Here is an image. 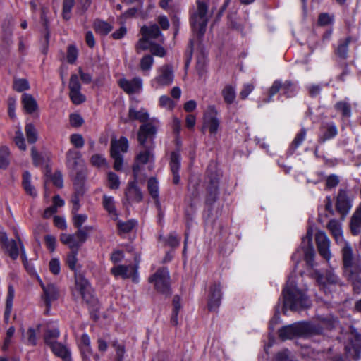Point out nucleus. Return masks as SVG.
<instances>
[{
  "label": "nucleus",
  "mask_w": 361,
  "mask_h": 361,
  "mask_svg": "<svg viewBox=\"0 0 361 361\" xmlns=\"http://www.w3.org/2000/svg\"><path fill=\"white\" fill-rule=\"evenodd\" d=\"M72 172L75 173L74 188L85 189L84 183L86 178V169L84 166L80 167L77 170H72Z\"/></svg>",
  "instance_id": "32"
},
{
  "label": "nucleus",
  "mask_w": 361,
  "mask_h": 361,
  "mask_svg": "<svg viewBox=\"0 0 361 361\" xmlns=\"http://www.w3.org/2000/svg\"><path fill=\"white\" fill-rule=\"evenodd\" d=\"M207 190L209 193L207 201L210 202H214L218 192V180L216 177L210 180V185L208 187Z\"/></svg>",
  "instance_id": "43"
},
{
  "label": "nucleus",
  "mask_w": 361,
  "mask_h": 361,
  "mask_svg": "<svg viewBox=\"0 0 361 361\" xmlns=\"http://www.w3.org/2000/svg\"><path fill=\"white\" fill-rule=\"evenodd\" d=\"M147 188L152 197L156 200L157 204H159V185L155 178L152 177L148 180Z\"/></svg>",
  "instance_id": "39"
},
{
  "label": "nucleus",
  "mask_w": 361,
  "mask_h": 361,
  "mask_svg": "<svg viewBox=\"0 0 361 361\" xmlns=\"http://www.w3.org/2000/svg\"><path fill=\"white\" fill-rule=\"evenodd\" d=\"M66 164L71 170H77L78 168L84 166L82 155L75 149H69L66 153Z\"/></svg>",
  "instance_id": "20"
},
{
  "label": "nucleus",
  "mask_w": 361,
  "mask_h": 361,
  "mask_svg": "<svg viewBox=\"0 0 361 361\" xmlns=\"http://www.w3.org/2000/svg\"><path fill=\"white\" fill-rule=\"evenodd\" d=\"M350 38H346L343 42H341L337 49L336 54L337 55L342 58L345 59L347 57L348 54V47L350 43Z\"/></svg>",
  "instance_id": "49"
},
{
  "label": "nucleus",
  "mask_w": 361,
  "mask_h": 361,
  "mask_svg": "<svg viewBox=\"0 0 361 361\" xmlns=\"http://www.w3.org/2000/svg\"><path fill=\"white\" fill-rule=\"evenodd\" d=\"M149 115L147 111L141 108L137 109L133 106H130L128 111V119L130 121H139L141 123H145L149 120Z\"/></svg>",
  "instance_id": "25"
},
{
  "label": "nucleus",
  "mask_w": 361,
  "mask_h": 361,
  "mask_svg": "<svg viewBox=\"0 0 361 361\" xmlns=\"http://www.w3.org/2000/svg\"><path fill=\"white\" fill-rule=\"evenodd\" d=\"M322 333V327L307 322H298L282 327L279 336L283 341L293 339L298 336H308Z\"/></svg>",
  "instance_id": "2"
},
{
  "label": "nucleus",
  "mask_w": 361,
  "mask_h": 361,
  "mask_svg": "<svg viewBox=\"0 0 361 361\" xmlns=\"http://www.w3.org/2000/svg\"><path fill=\"white\" fill-rule=\"evenodd\" d=\"M151 157V154L149 151L146 150L139 153L136 157L137 164L133 166V171L135 179L139 178V173L140 171V167L139 164H147Z\"/></svg>",
  "instance_id": "27"
},
{
  "label": "nucleus",
  "mask_w": 361,
  "mask_h": 361,
  "mask_svg": "<svg viewBox=\"0 0 361 361\" xmlns=\"http://www.w3.org/2000/svg\"><path fill=\"white\" fill-rule=\"evenodd\" d=\"M22 185L26 193L32 197L37 195L35 188L31 184V174L28 171H25L23 174Z\"/></svg>",
  "instance_id": "34"
},
{
  "label": "nucleus",
  "mask_w": 361,
  "mask_h": 361,
  "mask_svg": "<svg viewBox=\"0 0 361 361\" xmlns=\"http://www.w3.org/2000/svg\"><path fill=\"white\" fill-rule=\"evenodd\" d=\"M9 256L13 259H16L19 255V250L17 245V242L14 240H11L4 247H3Z\"/></svg>",
  "instance_id": "44"
},
{
  "label": "nucleus",
  "mask_w": 361,
  "mask_h": 361,
  "mask_svg": "<svg viewBox=\"0 0 361 361\" xmlns=\"http://www.w3.org/2000/svg\"><path fill=\"white\" fill-rule=\"evenodd\" d=\"M85 192V189L75 188V193L71 197V202L73 204L72 212L75 214L80 209V200Z\"/></svg>",
  "instance_id": "42"
},
{
  "label": "nucleus",
  "mask_w": 361,
  "mask_h": 361,
  "mask_svg": "<svg viewBox=\"0 0 361 361\" xmlns=\"http://www.w3.org/2000/svg\"><path fill=\"white\" fill-rule=\"evenodd\" d=\"M180 167V155L178 152H173L171 154L170 169L173 174V183L178 185L180 183V177L178 171Z\"/></svg>",
  "instance_id": "23"
},
{
  "label": "nucleus",
  "mask_w": 361,
  "mask_h": 361,
  "mask_svg": "<svg viewBox=\"0 0 361 361\" xmlns=\"http://www.w3.org/2000/svg\"><path fill=\"white\" fill-rule=\"evenodd\" d=\"M128 149V142L125 137H120L119 140H112L111 142V152L114 150L117 154L125 153Z\"/></svg>",
  "instance_id": "30"
},
{
  "label": "nucleus",
  "mask_w": 361,
  "mask_h": 361,
  "mask_svg": "<svg viewBox=\"0 0 361 361\" xmlns=\"http://www.w3.org/2000/svg\"><path fill=\"white\" fill-rule=\"evenodd\" d=\"M221 287L220 283H214L209 288L208 308L209 311H216L221 304Z\"/></svg>",
  "instance_id": "13"
},
{
  "label": "nucleus",
  "mask_w": 361,
  "mask_h": 361,
  "mask_svg": "<svg viewBox=\"0 0 361 361\" xmlns=\"http://www.w3.org/2000/svg\"><path fill=\"white\" fill-rule=\"evenodd\" d=\"M154 64V59L151 55H145L140 62V68L144 75H149V73Z\"/></svg>",
  "instance_id": "40"
},
{
  "label": "nucleus",
  "mask_w": 361,
  "mask_h": 361,
  "mask_svg": "<svg viewBox=\"0 0 361 361\" xmlns=\"http://www.w3.org/2000/svg\"><path fill=\"white\" fill-rule=\"evenodd\" d=\"M75 279L74 292H78L86 302H90L92 300V293L89 282L81 275H75Z\"/></svg>",
  "instance_id": "12"
},
{
  "label": "nucleus",
  "mask_w": 361,
  "mask_h": 361,
  "mask_svg": "<svg viewBox=\"0 0 361 361\" xmlns=\"http://www.w3.org/2000/svg\"><path fill=\"white\" fill-rule=\"evenodd\" d=\"M10 149L8 147L2 145L0 147V169H6L10 164Z\"/></svg>",
  "instance_id": "37"
},
{
  "label": "nucleus",
  "mask_w": 361,
  "mask_h": 361,
  "mask_svg": "<svg viewBox=\"0 0 361 361\" xmlns=\"http://www.w3.org/2000/svg\"><path fill=\"white\" fill-rule=\"evenodd\" d=\"M87 219V216L86 214H77L75 213L73 218V225L78 229L82 228L81 226L85 222Z\"/></svg>",
  "instance_id": "64"
},
{
  "label": "nucleus",
  "mask_w": 361,
  "mask_h": 361,
  "mask_svg": "<svg viewBox=\"0 0 361 361\" xmlns=\"http://www.w3.org/2000/svg\"><path fill=\"white\" fill-rule=\"evenodd\" d=\"M350 231L353 235H357L361 231V208H358L350 220Z\"/></svg>",
  "instance_id": "28"
},
{
  "label": "nucleus",
  "mask_w": 361,
  "mask_h": 361,
  "mask_svg": "<svg viewBox=\"0 0 361 361\" xmlns=\"http://www.w3.org/2000/svg\"><path fill=\"white\" fill-rule=\"evenodd\" d=\"M345 350L347 355L353 359H357L361 353V334L353 326L350 327Z\"/></svg>",
  "instance_id": "7"
},
{
  "label": "nucleus",
  "mask_w": 361,
  "mask_h": 361,
  "mask_svg": "<svg viewBox=\"0 0 361 361\" xmlns=\"http://www.w3.org/2000/svg\"><path fill=\"white\" fill-rule=\"evenodd\" d=\"M49 348L52 353L56 356L61 358L63 361H73L71 352L66 345L56 342Z\"/></svg>",
  "instance_id": "24"
},
{
  "label": "nucleus",
  "mask_w": 361,
  "mask_h": 361,
  "mask_svg": "<svg viewBox=\"0 0 361 361\" xmlns=\"http://www.w3.org/2000/svg\"><path fill=\"white\" fill-rule=\"evenodd\" d=\"M136 225V221L134 220H129L126 222H118V228L123 233L130 232Z\"/></svg>",
  "instance_id": "57"
},
{
  "label": "nucleus",
  "mask_w": 361,
  "mask_h": 361,
  "mask_svg": "<svg viewBox=\"0 0 361 361\" xmlns=\"http://www.w3.org/2000/svg\"><path fill=\"white\" fill-rule=\"evenodd\" d=\"M42 288L44 292V300L47 308H49L53 301L58 299L59 293L56 286L52 283L44 285L40 281Z\"/></svg>",
  "instance_id": "18"
},
{
  "label": "nucleus",
  "mask_w": 361,
  "mask_h": 361,
  "mask_svg": "<svg viewBox=\"0 0 361 361\" xmlns=\"http://www.w3.org/2000/svg\"><path fill=\"white\" fill-rule=\"evenodd\" d=\"M111 272L115 276H121L123 279L133 277L135 280L137 274V267L133 265H118L111 268Z\"/></svg>",
  "instance_id": "19"
},
{
  "label": "nucleus",
  "mask_w": 361,
  "mask_h": 361,
  "mask_svg": "<svg viewBox=\"0 0 361 361\" xmlns=\"http://www.w3.org/2000/svg\"><path fill=\"white\" fill-rule=\"evenodd\" d=\"M118 83L121 88L128 94L138 93L142 88V80L140 78H134L131 80L123 78Z\"/></svg>",
  "instance_id": "14"
},
{
  "label": "nucleus",
  "mask_w": 361,
  "mask_h": 361,
  "mask_svg": "<svg viewBox=\"0 0 361 361\" xmlns=\"http://www.w3.org/2000/svg\"><path fill=\"white\" fill-rule=\"evenodd\" d=\"M93 229L92 226H87L82 228L78 229L74 234L62 233L60 240L62 243L68 245L72 250H77L86 241L88 233Z\"/></svg>",
  "instance_id": "4"
},
{
  "label": "nucleus",
  "mask_w": 361,
  "mask_h": 361,
  "mask_svg": "<svg viewBox=\"0 0 361 361\" xmlns=\"http://www.w3.org/2000/svg\"><path fill=\"white\" fill-rule=\"evenodd\" d=\"M282 82L276 80L272 84L271 87L269 90V96L267 98L264 99V103H269L272 101V97L281 90Z\"/></svg>",
  "instance_id": "47"
},
{
  "label": "nucleus",
  "mask_w": 361,
  "mask_h": 361,
  "mask_svg": "<svg viewBox=\"0 0 361 361\" xmlns=\"http://www.w3.org/2000/svg\"><path fill=\"white\" fill-rule=\"evenodd\" d=\"M77 250H72L66 258V264L71 270H75L77 263Z\"/></svg>",
  "instance_id": "59"
},
{
  "label": "nucleus",
  "mask_w": 361,
  "mask_h": 361,
  "mask_svg": "<svg viewBox=\"0 0 361 361\" xmlns=\"http://www.w3.org/2000/svg\"><path fill=\"white\" fill-rule=\"evenodd\" d=\"M49 267L50 271L53 274H54V275L59 274L61 271V264H60L59 260L56 258L51 259L49 262Z\"/></svg>",
  "instance_id": "63"
},
{
  "label": "nucleus",
  "mask_w": 361,
  "mask_h": 361,
  "mask_svg": "<svg viewBox=\"0 0 361 361\" xmlns=\"http://www.w3.org/2000/svg\"><path fill=\"white\" fill-rule=\"evenodd\" d=\"M255 85L253 83H245L243 85L239 96L241 99H245L248 95L253 91Z\"/></svg>",
  "instance_id": "62"
},
{
  "label": "nucleus",
  "mask_w": 361,
  "mask_h": 361,
  "mask_svg": "<svg viewBox=\"0 0 361 361\" xmlns=\"http://www.w3.org/2000/svg\"><path fill=\"white\" fill-rule=\"evenodd\" d=\"M157 133V128L152 123H147L140 126L137 140L142 146H145L148 137L154 136Z\"/></svg>",
  "instance_id": "22"
},
{
  "label": "nucleus",
  "mask_w": 361,
  "mask_h": 361,
  "mask_svg": "<svg viewBox=\"0 0 361 361\" xmlns=\"http://www.w3.org/2000/svg\"><path fill=\"white\" fill-rule=\"evenodd\" d=\"M78 58V49L74 45H69L67 49V61L74 63Z\"/></svg>",
  "instance_id": "58"
},
{
  "label": "nucleus",
  "mask_w": 361,
  "mask_h": 361,
  "mask_svg": "<svg viewBox=\"0 0 361 361\" xmlns=\"http://www.w3.org/2000/svg\"><path fill=\"white\" fill-rule=\"evenodd\" d=\"M142 35L146 37L149 39H157L161 35V31L157 25H152L149 26H143L141 28Z\"/></svg>",
  "instance_id": "35"
},
{
  "label": "nucleus",
  "mask_w": 361,
  "mask_h": 361,
  "mask_svg": "<svg viewBox=\"0 0 361 361\" xmlns=\"http://www.w3.org/2000/svg\"><path fill=\"white\" fill-rule=\"evenodd\" d=\"M327 228L331 233V235L334 237L337 244L341 245L343 247L345 243H348L347 241L344 240L342 226L338 220H330L327 224Z\"/></svg>",
  "instance_id": "17"
},
{
  "label": "nucleus",
  "mask_w": 361,
  "mask_h": 361,
  "mask_svg": "<svg viewBox=\"0 0 361 361\" xmlns=\"http://www.w3.org/2000/svg\"><path fill=\"white\" fill-rule=\"evenodd\" d=\"M169 273L165 268L159 269L149 278V282L154 283L156 290L163 294H171Z\"/></svg>",
  "instance_id": "6"
},
{
  "label": "nucleus",
  "mask_w": 361,
  "mask_h": 361,
  "mask_svg": "<svg viewBox=\"0 0 361 361\" xmlns=\"http://www.w3.org/2000/svg\"><path fill=\"white\" fill-rule=\"evenodd\" d=\"M336 207L337 211L341 214H346L349 212L351 204L345 190H339Z\"/></svg>",
  "instance_id": "21"
},
{
  "label": "nucleus",
  "mask_w": 361,
  "mask_h": 361,
  "mask_svg": "<svg viewBox=\"0 0 361 361\" xmlns=\"http://www.w3.org/2000/svg\"><path fill=\"white\" fill-rule=\"evenodd\" d=\"M13 298H14V290L11 286H9L8 290V295H7V298H6V307H5V311H4V322L6 323L9 322L10 316H11V313L12 307H13Z\"/></svg>",
  "instance_id": "33"
},
{
  "label": "nucleus",
  "mask_w": 361,
  "mask_h": 361,
  "mask_svg": "<svg viewBox=\"0 0 361 361\" xmlns=\"http://www.w3.org/2000/svg\"><path fill=\"white\" fill-rule=\"evenodd\" d=\"M30 85L28 81L25 79H16L13 82V89L17 92H23L29 90Z\"/></svg>",
  "instance_id": "53"
},
{
  "label": "nucleus",
  "mask_w": 361,
  "mask_h": 361,
  "mask_svg": "<svg viewBox=\"0 0 361 361\" xmlns=\"http://www.w3.org/2000/svg\"><path fill=\"white\" fill-rule=\"evenodd\" d=\"M315 241L319 255L329 262L331 257V242L326 233L324 231H318L315 235Z\"/></svg>",
  "instance_id": "10"
},
{
  "label": "nucleus",
  "mask_w": 361,
  "mask_h": 361,
  "mask_svg": "<svg viewBox=\"0 0 361 361\" xmlns=\"http://www.w3.org/2000/svg\"><path fill=\"white\" fill-rule=\"evenodd\" d=\"M283 311L287 308L298 310L300 308H307L310 305L309 298L294 285H287L283 290Z\"/></svg>",
  "instance_id": "3"
},
{
  "label": "nucleus",
  "mask_w": 361,
  "mask_h": 361,
  "mask_svg": "<svg viewBox=\"0 0 361 361\" xmlns=\"http://www.w3.org/2000/svg\"><path fill=\"white\" fill-rule=\"evenodd\" d=\"M27 142L30 144L35 143L37 140V132L35 126L31 123H27L25 128Z\"/></svg>",
  "instance_id": "45"
},
{
  "label": "nucleus",
  "mask_w": 361,
  "mask_h": 361,
  "mask_svg": "<svg viewBox=\"0 0 361 361\" xmlns=\"http://www.w3.org/2000/svg\"><path fill=\"white\" fill-rule=\"evenodd\" d=\"M13 21L12 18H6L1 25V32L5 40L8 41L12 36Z\"/></svg>",
  "instance_id": "38"
},
{
  "label": "nucleus",
  "mask_w": 361,
  "mask_h": 361,
  "mask_svg": "<svg viewBox=\"0 0 361 361\" xmlns=\"http://www.w3.org/2000/svg\"><path fill=\"white\" fill-rule=\"evenodd\" d=\"M343 275L352 283L354 288H361V256L353 251L349 243H345L341 247Z\"/></svg>",
  "instance_id": "1"
},
{
  "label": "nucleus",
  "mask_w": 361,
  "mask_h": 361,
  "mask_svg": "<svg viewBox=\"0 0 361 361\" xmlns=\"http://www.w3.org/2000/svg\"><path fill=\"white\" fill-rule=\"evenodd\" d=\"M313 231L309 229L305 237L302 239V245L304 249V257L307 264L312 267L314 266V259L315 252L312 244Z\"/></svg>",
  "instance_id": "11"
},
{
  "label": "nucleus",
  "mask_w": 361,
  "mask_h": 361,
  "mask_svg": "<svg viewBox=\"0 0 361 361\" xmlns=\"http://www.w3.org/2000/svg\"><path fill=\"white\" fill-rule=\"evenodd\" d=\"M71 143L76 148H82L84 146L85 140L80 134H73L70 137Z\"/></svg>",
  "instance_id": "61"
},
{
  "label": "nucleus",
  "mask_w": 361,
  "mask_h": 361,
  "mask_svg": "<svg viewBox=\"0 0 361 361\" xmlns=\"http://www.w3.org/2000/svg\"><path fill=\"white\" fill-rule=\"evenodd\" d=\"M103 205L105 209L111 214L116 215V211L114 205V200L112 197L104 195Z\"/></svg>",
  "instance_id": "48"
},
{
  "label": "nucleus",
  "mask_w": 361,
  "mask_h": 361,
  "mask_svg": "<svg viewBox=\"0 0 361 361\" xmlns=\"http://www.w3.org/2000/svg\"><path fill=\"white\" fill-rule=\"evenodd\" d=\"M317 281L324 289L327 284L336 285L341 282L340 278L336 274L334 270H326L324 275L315 272Z\"/></svg>",
  "instance_id": "16"
},
{
  "label": "nucleus",
  "mask_w": 361,
  "mask_h": 361,
  "mask_svg": "<svg viewBox=\"0 0 361 361\" xmlns=\"http://www.w3.org/2000/svg\"><path fill=\"white\" fill-rule=\"evenodd\" d=\"M137 179H135V180L128 183V188L125 192L126 201L129 204L140 202L143 198L141 190L137 186Z\"/></svg>",
  "instance_id": "15"
},
{
  "label": "nucleus",
  "mask_w": 361,
  "mask_h": 361,
  "mask_svg": "<svg viewBox=\"0 0 361 361\" xmlns=\"http://www.w3.org/2000/svg\"><path fill=\"white\" fill-rule=\"evenodd\" d=\"M108 182H109V186L111 189H118L120 185V181L118 176L113 173L109 172L108 173Z\"/></svg>",
  "instance_id": "60"
},
{
  "label": "nucleus",
  "mask_w": 361,
  "mask_h": 361,
  "mask_svg": "<svg viewBox=\"0 0 361 361\" xmlns=\"http://www.w3.org/2000/svg\"><path fill=\"white\" fill-rule=\"evenodd\" d=\"M219 126L216 109L214 106H209L204 114L203 127L207 128L211 134H216Z\"/></svg>",
  "instance_id": "8"
},
{
  "label": "nucleus",
  "mask_w": 361,
  "mask_h": 361,
  "mask_svg": "<svg viewBox=\"0 0 361 361\" xmlns=\"http://www.w3.org/2000/svg\"><path fill=\"white\" fill-rule=\"evenodd\" d=\"M94 28L97 33L106 35L111 31L112 26L106 22L97 20L94 23Z\"/></svg>",
  "instance_id": "41"
},
{
  "label": "nucleus",
  "mask_w": 361,
  "mask_h": 361,
  "mask_svg": "<svg viewBox=\"0 0 361 361\" xmlns=\"http://www.w3.org/2000/svg\"><path fill=\"white\" fill-rule=\"evenodd\" d=\"M75 4V0H64L63 4V17L66 20L71 18V11Z\"/></svg>",
  "instance_id": "54"
},
{
  "label": "nucleus",
  "mask_w": 361,
  "mask_h": 361,
  "mask_svg": "<svg viewBox=\"0 0 361 361\" xmlns=\"http://www.w3.org/2000/svg\"><path fill=\"white\" fill-rule=\"evenodd\" d=\"M91 164L97 167H106V159L102 154H94L90 159Z\"/></svg>",
  "instance_id": "55"
},
{
  "label": "nucleus",
  "mask_w": 361,
  "mask_h": 361,
  "mask_svg": "<svg viewBox=\"0 0 361 361\" xmlns=\"http://www.w3.org/2000/svg\"><path fill=\"white\" fill-rule=\"evenodd\" d=\"M335 108L337 111H341L343 116H350L351 109L348 103L345 102H338L336 104Z\"/></svg>",
  "instance_id": "50"
},
{
  "label": "nucleus",
  "mask_w": 361,
  "mask_h": 361,
  "mask_svg": "<svg viewBox=\"0 0 361 361\" xmlns=\"http://www.w3.org/2000/svg\"><path fill=\"white\" fill-rule=\"evenodd\" d=\"M69 96L71 100L75 104H80L85 100V97L81 94L80 90H71Z\"/></svg>",
  "instance_id": "52"
},
{
  "label": "nucleus",
  "mask_w": 361,
  "mask_h": 361,
  "mask_svg": "<svg viewBox=\"0 0 361 361\" xmlns=\"http://www.w3.org/2000/svg\"><path fill=\"white\" fill-rule=\"evenodd\" d=\"M111 157L114 159V169L120 171L122 170L123 166V157L121 154H117L114 150L111 152Z\"/></svg>",
  "instance_id": "56"
},
{
  "label": "nucleus",
  "mask_w": 361,
  "mask_h": 361,
  "mask_svg": "<svg viewBox=\"0 0 361 361\" xmlns=\"http://www.w3.org/2000/svg\"><path fill=\"white\" fill-rule=\"evenodd\" d=\"M173 70L169 64L163 65L157 69V75L152 82L156 84V87L168 86L173 82Z\"/></svg>",
  "instance_id": "9"
},
{
  "label": "nucleus",
  "mask_w": 361,
  "mask_h": 361,
  "mask_svg": "<svg viewBox=\"0 0 361 361\" xmlns=\"http://www.w3.org/2000/svg\"><path fill=\"white\" fill-rule=\"evenodd\" d=\"M22 104L27 114H32L37 110L38 106L32 95L25 93L22 95Z\"/></svg>",
  "instance_id": "29"
},
{
  "label": "nucleus",
  "mask_w": 361,
  "mask_h": 361,
  "mask_svg": "<svg viewBox=\"0 0 361 361\" xmlns=\"http://www.w3.org/2000/svg\"><path fill=\"white\" fill-rule=\"evenodd\" d=\"M152 42L150 39L142 35V37L137 42L136 44V50L137 52L149 49L152 45Z\"/></svg>",
  "instance_id": "51"
},
{
  "label": "nucleus",
  "mask_w": 361,
  "mask_h": 361,
  "mask_svg": "<svg viewBox=\"0 0 361 361\" xmlns=\"http://www.w3.org/2000/svg\"><path fill=\"white\" fill-rule=\"evenodd\" d=\"M322 134L319 137V142L323 143L326 140L334 137L337 133V128L334 123H328L321 128Z\"/></svg>",
  "instance_id": "26"
},
{
  "label": "nucleus",
  "mask_w": 361,
  "mask_h": 361,
  "mask_svg": "<svg viewBox=\"0 0 361 361\" xmlns=\"http://www.w3.org/2000/svg\"><path fill=\"white\" fill-rule=\"evenodd\" d=\"M60 336V331L57 327H49L45 331L44 340L45 343L50 347L57 342V338Z\"/></svg>",
  "instance_id": "31"
},
{
  "label": "nucleus",
  "mask_w": 361,
  "mask_h": 361,
  "mask_svg": "<svg viewBox=\"0 0 361 361\" xmlns=\"http://www.w3.org/2000/svg\"><path fill=\"white\" fill-rule=\"evenodd\" d=\"M13 142L16 144V145L19 148V149L22 151L26 150L27 147L25 145L24 135L20 127L15 133Z\"/></svg>",
  "instance_id": "46"
},
{
  "label": "nucleus",
  "mask_w": 361,
  "mask_h": 361,
  "mask_svg": "<svg viewBox=\"0 0 361 361\" xmlns=\"http://www.w3.org/2000/svg\"><path fill=\"white\" fill-rule=\"evenodd\" d=\"M221 94L224 102L228 104H231L233 103L236 97L235 89L234 87L227 85L222 90Z\"/></svg>",
  "instance_id": "36"
},
{
  "label": "nucleus",
  "mask_w": 361,
  "mask_h": 361,
  "mask_svg": "<svg viewBox=\"0 0 361 361\" xmlns=\"http://www.w3.org/2000/svg\"><path fill=\"white\" fill-rule=\"evenodd\" d=\"M197 10L193 14L191 18V25L192 29L200 35H203L207 25V9L208 6L206 3L200 0L197 1Z\"/></svg>",
  "instance_id": "5"
}]
</instances>
